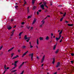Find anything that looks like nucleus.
Instances as JSON below:
<instances>
[{"label": "nucleus", "instance_id": "nucleus-1", "mask_svg": "<svg viewBox=\"0 0 74 74\" xmlns=\"http://www.w3.org/2000/svg\"><path fill=\"white\" fill-rule=\"evenodd\" d=\"M31 56V60H33V53H32L29 54V56Z\"/></svg>", "mask_w": 74, "mask_h": 74}, {"label": "nucleus", "instance_id": "nucleus-2", "mask_svg": "<svg viewBox=\"0 0 74 74\" xmlns=\"http://www.w3.org/2000/svg\"><path fill=\"white\" fill-rule=\"evenodd\" d=\"M61 37H62V36L61 35H59V38L56 37V41H58L59 40L60 38Z\"/></svg>", "mask_w": 74, "mask_h": 74}, {"label": "nucleus", "instance_id": "nucleus-3", "mask_svg": "<svg viewBox=\"0 0 74 74\" xmlns=\"http://www.w3.org/2000/svg\"><path fill=\"white\" fill-rule=\"evenodd\" d=\"M41 22L42 23V24L40 25V27H41L42 26H43V25H44V23H45V21H44V20H43L41 21Z\"/></svg>", "mask_w": 74, "mask_h": 74}, {"label": "nucleus", "instance_id": "nucleus-4", "mask_svg": "<svg viewBox=\"0 0 74 74\" xmlns=\"http://www.w3.org/2000/svg\"><path fill=\"white\" fill-rule=\"evenodd\" d=\"M43 3L44 4V6H45V7H46V8H48V6L47 5V2H43Z\"/></svg>", "mask_w": 74, "mask_h": 74}, {"label": "nucleus", "instance_id": "nucleus-5", "mask_svg": "<svg viewBox=\"0 0 74 74\" xmlns=\"http://www.w3.org/2000/svg\"><path fill=\"white\" fill-rule=\"evenodd\" d=\"M7 28L8 30H11V29H12V27H11L10 25L7 26Z\"/></svg>", "mask_w": 74, "mask_h": 74}, {"label": "nucleus", "instance_id": "nucleus-6", "mask_svg": "<svg viewBox=\"0 0 74 74\" xmlns=\"http://www.w3.org/2000/svg\"><path fill=\"white\" fill-rule=\"evenodd\" d=\"M45 59V55H44L42 59L41 60V62L42 63L43 62H44V59Z\"/></svg>", "mask_w": 74, "mask_h": 74}, {"label": "nucleus", "instance_id": "nucleus-7", "mask_svg": "<svg viewBox=\"0 0 74 74\" xmlns=\"http://www.w3.org/2000/svg\"><path fill=\"white\" fill-rule=\"evenodd\" d=\"M59 65H60V63L58 62L57 63V65L56 66V67H58L59 66Z\"/></svg>", "mask_w": 74, "mask_h": 74}, {"label": "nucleus", "instance_id": "nucleus-8", "mask_svg": "<svg viewBox=\"0 0 74 74\" xmlns=\"http://www.w3.org/2000/svg\"><path fill=\"white\" fill-rule=\"evenodd\" d=\"M36 22V18H34L32 23V25H33L34 23Z\"/></svg>", "mask_w": 74, "mask_h": 74}, {"label": "nucleus", "instance_id": "nucleus-9", "mask_svg": "<svg viewBox=\"0 0 74 74\" xmlns=\"http://www.w3.org/2000/svg\"><path fill=\"white\" fill-rule=\"evenodd\" d=\"M68 26H74V25L73 24H68Z\"/></svg>", "mask_w": 74, "mask_h": 74}, {"label": "nucleus", "instance_id": "nucleus-10", "mask_svg": "<svg viewBox=\"0 0 74 74\" xmlns=\"http://www.w3.org/2000/svg\"><path fill=\"white\" fill-rule=\"evenodd\" d=\"M58 52H59V49H57L56 50V51L55 52V53L56 54H58Z\"/></svg>", "mask_w": 74, "mask_h": 74}, {"label": "nucleus", "instance_id": "nucleus-11", "mask_svg": "<svg viewBox=\"0 0 74 74\" xmlns=\"http://www.w3.org/2000/svg\"><path fill=\"white\" fill-rule=\"evenodd\" d=\"M28 37H27V35H25V36L24 37V39L25 40H27V39H28Z\"/></svg>", "mask_w": 74, "mask_h": 74}, {"label": "nucleus", "instance_id": "nucleus-12", "mask_svg": "<svg viewBox=\"0 0 74 74\" xmlns=\"http://www.w3.org/2000/svg\"><path fill=\"white\" fill-rule=\"evenodd\" d=\"M55 58H53V60L52 62L53 64H54L55 63Z\"/></svg>", "mask_w": 74, "mask_h": 74}, {"label": "nucleus", "instance_id": "nucleus-13", "mask_svg": "<svg viewBox=\"0 0 74 74\" xmlns=\"http://www.w3.org/2000/svg\"><path fill=\"white\" fill-rule=\"evenodd\" d=\"M56 45H55L53 47V50H55V49L56 48Z\"/></svg>", "mask_w": 74, "mask_h": 74}, {"label": "nucleus", "instance_id": "nucleus-14", "mask_svg": "<svg viewBox=\"0 0 74 74\" xmlns=\"http://www.w3.org/2000/svg\"><path fill=\"white\" fill-rule=\"evenodd\" d=\"M40 7L41 8H44V5H43V4H42L40 5Z\"/></svg>", "mask_w": 74, "mask_h": 74}, {"label": "nucleus", "instance_id": "nucleus-15", "mask_svg": "<svg viewBox=\"0 0 74 74\" xmlns=\"http://www.w3.org/2000/svg\"><path fill=\"white\" fill-rule=\"evenodd\" d=\"M36 1V0H32V3L33 4H34L35 3L34 1Z\"/></svg>", "mask_w": 74, "mask_h": 74}, {"label": "nucleus", "instance_id": "nucleus-16", "mask_svg": "<svg viewBox=\"0 0 74 74\" xmlns=\"http://www.w3.org/2000/svg\"><path fill=\"white\" fill-rule=\"evenodd\" d=\"M74 67L73 66H72V67H71V69H72V71H74Z\"/></svg>", "mask_w": 74, "mask_h": 74}, {"label": "nucleus", "instance_id": "nucleus-17", "mask_svg": "<svg viewBox=\"0 0 74 74\" xmlns=\"http://www.w3.org/2000/svg\"><path fill=\"white\" fill-rule=\"evenodd\" d=\"M28 39L27 40H26V41H27V42H29V40H30V37H28Z\"/></svg>", "mask_w": 74, "mask_h": 74}, {"label": "nucleus", "instance_id": "nucleus-18", "mask_svg": "<svg viewBox=\"0 0 74 74\" xmlns=\"http://www.w3.org/2000/svg\"><path fill=\"white\" fill-rule=\"evenodd\" d=\"M22 65L21 64L18 67V69H21V68L22 67Z\"/></svg>", "mask_w": 74, "mask_h": 74}, {"label": "nucleus", "instance_id": "nucleus-19", "mask_svg": "<svg viewBox=\"0 0 74 74\" xmlns=\"http://www.w3.org/2000/svg\"><path fill=\"white\" fill-rule=\"evenodd\" d=\"M39 39H40V40H43V38L42 37H40L39 38Z\"/></svg>", "mask_w": 74, "mask_h": 74}, {"label": "nucleus", "instance_id": "nucleus-20", "mask_svg": "<svg viewBox=\"0 0 74 74\" xmlns=\"http://www.w3.org/2000/svg\"><path fill=\"white\" fill-rule=\"evenodd\" d=\"M37 45L39 44V43H38V39H37Z\"/></svg>", "mask_w": 74, "mask_h": 74}, {"label": "nucleus", "instance_id": "nucleus-21", "mask_svg": "<svg viewBox=\"0 0 74 74\" xmlns=\"http://www.w3.org/2000/svg\"><path fill=\"white\" fill-rule=\"evenodd\" d=\"M66 12H65L63 15V17H64L66 16Z\"/></svg>", "mask_w": 74, "mask_h": 74}, {"label": "nucleus", "instance_id": "nucleus-22", "mask_svg": "<svg viewBox=\"0 0 74 74\" xmlns=\"http://www.w3.org/2000/svg\"><path fill=\"white\" fill-rule=\"evenodd\" d=\"M48 39H49V37H48V36H47V37L46 38V40H48Z\"/></svg>", "mask_w": 74, "mask_h": 74}, {"label": "nucleus", "instance_id": "nucleus-23", "mask_svg": "<svg viewBox=\"0 0 74 74\" xmlns=\"http://www.w3.org/2000/svg\"><path fill=\"white\" fill-rule=\"evenodd\" d=\"M25 55H26V53H24V54H23V56H22V58H23V57H24V56H25Z\"/></svg>", "mask_w": 74, "mask_h": 74}, {"label": "nucleus", "instance_id": "nucleus-24", "mask_svg": "<svg viewBox=\"0 0 74 74\" xmlns=\"http://www.w3.org/2000/svg\"><path fill=\"white\" fill-rule=\"evenodd\" d=\"M71 62L72 64H73L74 63V61H73V60L71 61Z\"/></svg>", "mask_w": 74, "mask_h": 74}, {"label": "nucleus", "instance_id": "nucleus-25", "mask_svg": "<svg viewBox=\"0 0 74 74\" xmlns=\"http://www.w3.org/2000/svg\"><path fill=\"white\" fill-rule=\"evenodd\" d=\"M32 18L31 16H27L28 19H29V18Z\"/></svg>", "mask_w": 74, "mask_h": 74}, {"label": "nucleus", "instance_id": "nucleus-26", "mask_svg": "<svg viewBox=\"0 0 74 74\" xmlns=\"http://www.w3.org/2000/svg\"><path fill=\"white\" fill-rule=\"evenodd\" d=\"M71 56H74V53H71Z\"/></svg>", "mask_w": 74, "mask_h": 74}, {"label": "nucleus", "instance_id": "nucleus-27", "mask_svg": "<svg viewBox=\"0 0 74 74\" xmlns=\"http://www.w3.org/2000/svg\"><path fill=\"white\" fill-rule=\"evenodd\" d=\"M23 33V32H21L19 34V36H21V34H22Z\"/></svg>", "mask_w": 74, "mask_h": 74}, {"label": "nucleus", "instance_id": "nucleus-28", "mask_svg": "<svg viewBox=\"0 0 74 74\" xmlns=\"http://www.w3.org/2000/svg\"><path fill=\"white\" fill-rule=\"evenodd\" d=\"M15 71H16V70H15L12 71V73H14Z\"/></svg>", "mask_w": 74, "mask_h": 74}, {"label": "nucleus", "instance_id": "nucleus-29", "mask_svg": "<svg viewBox=\"0 0 74 74\" xmlns=\"http://www.w3.org/2000/svg\"><path fill=\"white\" fill-rule=\"evenodd\" d=\"M25 48H26V46H23L22 47L23 49H25Z\"/></svg>", "mask_w": 74, "mask_h": 74}, {"label": "nucleus", "instance_id": "nucleus-30", "mask_svg": "<svg viewBox=\"0 0 74 74\" xmlns=\"http://www.w3.org/2000/svg\"><path fill=\"white\" fill-rule=\"evenodd\" d=\"M11 22H13L14 21V19L13 18H12L10 19Z\"/></svg>", "mask_w": 74, "mask_h": 74}, {"label": "nucleus", "instance_id": "nucleus-31", "mask_svg": "<svg viewBox=\"0 0 74 74\" xmlns=\"http://www.w3.org/2000/svg\"><path fill=\"white\" fill-rule=\"evenodd\" d=\"M63 19V17L62 18H61L60 19V21H62V20Z\"/></svg>", "mask_w": 74, "mask_h": 74}, {"label": "nucleus", "instance_id": "nucleus-32", "mask_svg": "<svg viewBox=\"0 0 74 74\" xmlns=\"http://www.w3.org/2000/svg\"><path fill=\"white\" fill-rule=\"evenodd\" d=\"M62 31H61V32L59 33V35H60L62 34Z\"/></svg>", "mask_w": 74, "mask_h": 74}, {"label": "nucleus", "instance_id": "nucleus-33", "mask_svg": "<svg viewBox=\"0 0 74 74\" xmlns=\"http://www.w3.org/2000/svg\"><path fill=\"white\" fill-rule=\"evenodd\" d=\"M33 46H32L31 45H30V48H33Z\"/></svg>", "mask_w": 74, "mask_h": 74}, {"label": "nucleus", "instance_id": "nucleus-34", "mask_svg": "<svg viewBox=\"0 0 74 74\" xmlns=\"http://www.w3.org/2000/svg\"><path fill=\"white\" fill-rule=\"evenodd\" d=\"M4 68L5 70H6V65H5L4 66Z\"/></svg>", "mask_w": 74, "mask_h": 74}, {"label": "nucleus", "instance_id": "nucleus-35", "mask_svg": "<svg viewBox=\"0 0 74 74\" xmlns=\"http://www.w3.org/2000/svg\"><path fill=\"white\" fill-rule=\"evenodd\" d=\"M18 6L16 5L15 6V8L16 9H17V8H18Z\"/></svg>", "mask_w": 74, "mask_h": 74}, {"label": "nucleus", "instance_id": "nucleus-36", "mask_svg": "<svg viewBox=\"0 0 74 74\" xmlns=\"http://www.w3.org/2000/svg\"><path fill=\"white\" fill-rule=\"evenodd\" d=\"M36 6H34L33 8V9L34 10H35V9H36Z\"/></svg>", "mask_w": 74, "mask_h": 74}, {"label": "nucleus", "instance_id": "nucleus-37", "mask_svg": "<svg viewBox=\"0 0 74 74\" xmlns=\"http://www.w3.org/2000/svg\"><path fill=\"white\" fill-rule=\"evenodd\" d=\"M27 12L29 13V8H27Z\"/></svg>", "mask_w": 74, "mask_h": 74}, {"label": "nucleus", "instance_id": "nucleus-38", "mask_svg": "<svg viewBox=\"0 0 74 74\" xmlns=\"http://www.w3.org/2000/svg\"><path fill=\"white\" fill-rule=\"evenodd\" d=\"M18 61H16L15 62H14V64H16L17 63H18Z\"/></svg>", "mask_w": 74, "mask_h": 74}, {"label": "nucleus", "instance_id": "nucleus-39", "mask_svg": "<svg viewBox=\"0 0 74 74\" xmlns=\"http://www.w3.org/2000/svg\"><path fill=\"white\" fill-rule=\"evenodd\" d=\"M15 30H14L12 31V33H14V32H15Z\"/></svg>", "mask_w": 74, "mask_h": 74}, {"label": "nucleus", "instance_id": "nucleus-40", "mask_svg": "<svg viewBox=\"0 0 74 74\" xmlns=\"http://www.w3.org/2000/svg\"><path fill=\"white\" fill-rule=\"evenodd\" d=\"M24 23H25V22H22L21 23V25H24Z\"/></svg>", "mask_w": 74, "mask_h": 74}, {"label": "nucleus", "instance_id": "nucleus-41", "mask_svg": "<svg viewBox=\"0 0 74 74\" xmlns=\"http://www.w3.org/2000/svg\"><path fill=\"white\" fill-rule=\"evenodd\" d=\"M24 63H25V62H23L21 65L23 66V65L24 64Z\"/></svg>", "mask_w": 74, "mask_h": 74}, {"label": "nucleus", "instance_id": "nucleus-42", "mask_svg": "<svg viewBox=\"0 0 74 74\" xmlns=\"http://www.w3.org/2000/svg\"><path fill=\"white\" fill-rule=\"evenodd\" d=\"M24 72V71H23L20 74H23Z\"/></svg>", "mask_w": 74, "mask_h": 74}, {"label": "nucleus", "instance_id": "nucleus-43", "mask_svg": "<svg viewBox=\"0 0 74 74\" xmlns=\"http://www.w3.org/2000/svg\"><path fill=\"white\" fill-rule=\"evenodd\" d=\"M62 39H61V40L60 41V42H62Z\"/></svg>", "mask_w": 74, "mask_h": 74}, {"label": "nucleus", "instance_id": "nucleus-44", "mask_svg": "<svg viewBox=\"0 0 74 74\" xmlns=\"http://www.w3.org/2000/svg\"><path fill=\"white\" fill-rule=\"evenodd\" d=\"M23 27V26L22 25H21L20 26V28H22Z\"/></svg>", "mask_w": 74, "mask_h": 74}, {"label": "nucleus", "instance_id": "nucleus-45", "mask_svg": "<svg viewBox=\"0 0 74 74\" xmlns=\"http://www.w3.org/2000/svg\"><path fill=\"white\" fill-rule=\"evenodd\" d=\"M24 1H25V3H24V4L25 5V4H26V1H25V0H24Z\"/></svg>", "mask_w": 74, "mask_h": 74}, {"label": "nucleus", "instance_id": "nucleus-46", "mask_svg": "<svg viewBox=\"0 0 74 74\" xmlns=\"http://www.w3.org/2000/svg\"><path fill=\"white\" fill-rule=\"evenodd\" d=\"M11 51V49H9L8 51V52H10Z\"/></svg>", "mask_w": 74, "mask_h": 74}, {"label": "nucleus", "instance_id": "nucleus-47", "mask_svg": "<svg viewBox=\"0 0 74 74\" xmlns=\"http://www.w3.org/2000/svg\"><path fill=\"white\" fill-rule=\"evenodd\" d=\"M15 57H16V58H18V57H19V56H18V55H17V56H16Z\"/></svg>", "mask_w": 74, "mask_h": 74}, {"label": "nucleus", "instance_id": "nucleus-48", "mask_svg": "<svg viewBox=\"0 0 74 74\" xmlns=\"http://www.w3.org/2000/svg\"><path fill=\"white\" fill-rule=\"evenodd\" d=\"M32 29H33V27H31V29H30V31L32 30Z\"/></svg>", "mask_w": 74, "mask_h": 74}, {"label": "nucleus", "instance_id": "nucleus-49", "mask_svg": "<svg viewBox=\"0 0 74 74\" xmlns=\"http://www.w3.org/2000/svg\"><path fill=\"white\" fill-rule=\"evenodd\" d=\"M2 48H3V46H1L0 47V50H1L2 49Z\"/></svg>", "mask_w": 74, "mask_h": 74}, {"label": "nucleus", "instance_id": "nucleus-50", "mask_svg": "<svg viewBox=\"0 0 74 74\" xmlns=\"http://www.w3.org/2000/svg\"><path fill=\"white\" fill-rule=\"evenodd\" d=\"M36 58L37 59H39V57H38V56H36Z\"/></svg>", "mask_w": 74, "mask_h": 74}, {"label": "nucleus", "instance_id": "nucleus-51", "mask_svg": "<svg viewBox=\"0 0 74 74\" xmlns=\"http://www.w3.org/2000/svg\"><path fill=\"white\" fill-rule=\"evenodd\" d=\"M37 15H38V14H39V12H38L37 11Z\"/></svg>", "mask_w": 74, "mask_h": 74}, {"label": "nucleus", "instance_id": "nucleus-52", "mask_svg": "<svg viewBox=\"0 0 74 74\" xmlns=\"http://www.w3.org/2000/svg\"><path fill=\"white\" fill-rule=\"evenodd\" d=\"M14 48V47H13L12 48L10 49H11V50H12V49H13Z\"/></svg>", "mask_w": 74, "mask_h": 74}, {"label": "nucleus", "instance_id": "nucleus-53", "mask_svg": "<svg viewBox=\"0 0 74 74\" xmlns=\"http://www.w3.org/2000/svg\"><path fill=\"white\" fill-rule=\"evenodd\" d=\"M53 34H51V38H52V36H53Z\"/></svg>", "mask_w": 74, "mask_h": 74}, {"label": "nucleus", "instance_id": "nucleus-54", "mask_svg": "<svg viewBox=\"0 0 74 74\" xmlns=\"http://www.w3.org/2000/svg\"><path fill=\"white\" fill-rule=\"evenodd\" d=\"M45 12H47L48 11V10H47V9H45Z\"/></svg>", "mask_w": 74, "mask_h": 74}, {"label": "nucleus", "instance_id": "nucleus-55", "mask_svg": "<svg viewBox=\"0 0 74 74\" xmlns=\"http://www.w3.org/2000/svg\"><path fill=\"white\" fill-rule=\"evenodd\" d=\"M38 11H39V12H41V10H38Z\"/></svg>", "mask_w": 74, "mask_h": 74}, {"label": "nucleus", "instance_id": "nucleus-56", "mask_svg": "<svg viewBox=\"0 0 74 74\" xmlns=\"http://www.w3.org/2000/svg\"><path fill=\"white\" fill-rule=\"evenodd\" d=\"M50 5H52V3L51 2L50 3Z\"/></svg>", "mask_w": 74, "mask_h": 74}, {"label": "nucleus", "instance_id": "nucleus-57", "mask_svg": "<svg viewBox=\"0 0 74 74\" xmlns=\"http://www.w3.org/2000/svg\"><path fill=\"white\" fill-rule=\"evenodd\" d=\"M30 26H29L28 27H27V29H30Z\"/></svg>", "mask_w": 74, "mask_h": 74}, {"label": "nucleus", "instance_id": "nucleus-58", "mask_svg": "<svg viewBox=\"0 0 74 74\" xmlns=\"http://www.w3.org/2000/svg\"><path fill=\"white\" fill-rule=\"evenodd\" d=\"M58 7H62V5H59Z\"/></svg>", "mask_w": 74, "mask_h": 74}, {"label": "nucleus", "instance_id": "nucleus-59", "mask_svg": "<svg viewBox=\"0 0 74 74\" xmlns=\"http://www.w3.org/2000/svg\"><path fill=\"white\" fill-rule=\"evenodd\" d=\"M28 51H26L25 53L26 54V53H27V52H28Z\"/></svg>", "mask_w": 74, "mask_h": 74}, {"label": "nucleus", "instance_id": "nucleus-60", "mask_svg": "<svg viewBox=\"0 0 74 74\" xmlns=\"http://www.w3.org/2000/svg\"><path fill=\"white\" fill-rule=\"evenodd\" d=\"M14 54L13 53H12L11 55L12 56H13V55H14Z\"/></svg>", "mask_w": 74, "mask_h": 74}, {"label": "nucleus", "instance_id": "nucleus-61", "mask_svg": "<svg viewBox=\"0 0 74 74\" xmlns=\"http://www.w3.org/2000/svg\"><path fill=\"white\" fill-rule=\"evenodd\" d=\"M16 25H15L13 27L14 28H15V27H16Z\"/></svg>", "mask_w": 74, "mask_h": 74}, {"label": "nucleus", "instance_id": "nucleus-62", "mask_svg": "<svg viewBox=\"0 0 74 74\" xmlns=\"http://www.w3.org/2000/svg\"><path fill=\"white\" fill-rule=\"evenodd\" d=\"M53 74H57V72L54 73Z\"/></svg>", "mask_w": 74, "mask_h": 74}, {"label": "nucleus", "instance_id": "nucleus-63", "mask_svg": "<svg viewBox=\"0 0 74 74\" xmlns=\"http://www.w3.org/2000/svg\"><path fill=\"white\" fill-rule=\"evenodd\" d=\"M9 68H10L9 67H7L6 68V69H7V70H8V69H9Z\"/></svg>", "mask_w": 74, "mask_h": 74}, {"label": "nucleus", "instance_id": "nucleus-64", "mask_svg": "<svg viewBox=\"0 0 74 74\" xmlns=\"http://www.w3.org/2000/svg\"><path fill=\"white\" fill-rule=\"evenodd\" d=\"M16 66H17L16 64H14V66H15V67H16Z\"/></svg>", "mask_w": 74, "mask_h": 74}]
</instances>
